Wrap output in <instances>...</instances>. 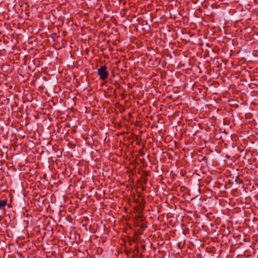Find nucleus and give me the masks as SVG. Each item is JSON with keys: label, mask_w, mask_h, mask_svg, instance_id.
<instances>
[{"label": "nucleus", "mask_w": 258, "mask_h": 258, "mask_svg": "<svg viewBox=\"0 0 258 258\" xmlns=\"http://www.w3.org/2000/svg\"><path fill=\"white\" fill-rule=\"evenodd\" d=\"M98 74L100 80H105L108 76L107 67L105 65L101 66L98 70Z\"/></svg>", "instance_id": "1"}, {"label": "nucleus", "mask_w": 258, "mask_h": 258, "mask_svg": "<svg viewBox=\"0 0 258 258\" xmlns=\"http://www.w3.org/2000/svg\"><path fill=\"white\" fill-rule=\"evenodd\" d=\"M7 204V201L6 200H0V210L5 209Z\"/></svg>", "instance_id": "2"}, {"label": "nucleus", "mask_w": 258, "mask_h": 258, "mask_svg": "<svg viewBox=\"0 0 258 258\" xmlns=\"http://www.w3.org/2000/svg\"><path fill=\"white\" fill-rule=\"evenodd\" d=\"M138 219L140 221H143L144 219V217L143 215H139L138 216Z\"/></svg>", "instance_id": "3"}, {"label": "nucleus", "mask_w": 258, "mask_h": 258, "mask_svg": "<svg viewBox=\"0 0 258 258\" xmlns=\"http://www.w3.org/2000/svg\"><path fill=\"white\" fill-rule=\"evenodd\" d=\"M207 160V158H206V157H204L203 158V159H202V160Z\"/></svg>", "instance_id": "4"}, {"label": "nucleus", "mask_w": 258, "mask_h": 258, "mask_svg": "<svg viewBox=\"0 0 258 258\" xmlns=\"http://www.w3.org/2000/svg\"><path fill=\"white\" fill-rule=\"evenodd\" d=\"M145 245H143V248H145Z\"/></svg>", "instance_id": "5"}, {"label": "nucleus", "mask_w": 258, "mask_h": 258, "mask_svg": "<svg viewBox=\"0 0 258 258\" xmlns=\"http://www.w3.org/2000/svg\"><path fill=\"white\" fill-rule=\"evenodd\" d=\"M144 182H145V183H146V180H144Z\"/></svg>", "instance_id": "6"}]
</instances>
